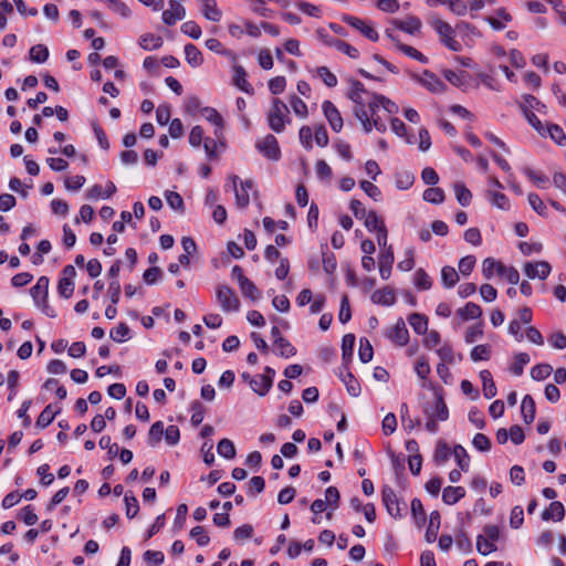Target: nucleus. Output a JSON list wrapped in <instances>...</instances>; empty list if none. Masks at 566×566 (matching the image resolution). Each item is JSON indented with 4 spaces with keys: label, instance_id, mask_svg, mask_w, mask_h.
I'll use <instances>...</instances> for the list:
<instances>
[{
    "label": "nucleus",
    "instance_id": "obj_62",
    "mask_svg": "<svg viewBox=\"0 0 566 566\" xmlns=\"http://www.w3.org/2000/svg\"><path fill=\"white\" fill-rule=\"evenodd\" d=\"M124 502L126 506V516L128 518L135 517L139 511L137 499L132 493H126L124 496Z\"/></svg>",
    "mask_w": 566,
    "mask_h": 566
},
{
    "label": "nucleus",
    "instance_id": "obj_42",
    "mask_svg": "<svg viewBox=\"0 0 566 566\" xmlns=\"http://www.w3.org/2000/svg\"><path fill=\"white\" fill-rule=\"evenodd\" d=\"M453 189L458 202L463 207L469 206L472 199L471 191L462 182H455Z\"/></svg>",
    "mask_w": 566,
    "mask_h": 566
},
{
    "label": "nucleus",
    "instance_id": "obj_5",
    "mask_svg": "<svg viewBox=\"0 0 566 566\" xmlns=\"http://www.w3.org/2000/svg\"><path fill=\"white\" fill-rule=\"evenodd\" d=\"M497 268V274L500 276L505 277L511 284L515 285L520 281V273L513 266H505L503 263L492 259L486 258L482 263V273L485 279H491V268Z\"/></svg>",
    "mask_w": 566,
    "mask_h": 566
},
{
    "label": "nucleus",
    "instance_id": "obj_23",
    "mask_svg": "<svg viewBox=\"0 0 566 566\" xmlns=\"http://www.w3.org/2000/svg\"><path fill=\"white\" fill-rule=\"evenodd\" d=\"M486 21L494 30H503L512 21V15L504 8H500L495 11V17H489Z\"/></svg>",
    "mask_w": 566,
    "mask_h": 566
},
{
    "label": "nucleus",
    "instance_id": "obj_30",
    "mask_svg": "<svg viewBox=\"0 0 566 566\" xmlns=\"http://www.w3.org/2000/svg\"><path fill=\"white\" fill-rule=\"evenodd\" d=\"M535 412H536L535 401L530 395H526L522 399V403H521V413H522L523 420L526 423H531L535 418Z\"/></svg>",
    "mask_w": 566,
    "mask_h": 566
},
{
    "label": "nucleus",
    "instance_id": "obj_61",
    "mask_svg": "<svg viewBox=\"0 0 566 566\" xmlns=\"http://www.w3.org/2000/svg\"><path fill=\"white\" fill-rule=\"evenodd\" d=\"M415 371L420 379H427L431 368L426 356H420L417 358L415 363Z\"/></svg>",
    "mask_w": 566,
    "mask_h": 566
},
{
    "label": "nucleus",
    "instance_id": "obj_48",
    "mask_svg": "<svg viewBox=\"0 0 566 566\" xmlns=\"http://www.w3.org/2000/svg\"><path fill=\"white\" fill-rule=\"evenodd\" d=\"M373 105L382 107L388 114H396L398 113L399 109L396 103H394L386 96L379 94L374 96V102L371 103V106Z\"/></svg>",
    "mask_w": 566,
    "mask_h": 566
},
{
    "label": "nucleus",
    "instance_id": "obj_14",
    "mask_svg": "<svg viewBox=\"0 0 566 566\" xmlns=\"http://www.w3.org/2000/svg\"><path fill=\"white\" fill-rule=\"evenodd\" d=\"M552 271V268L546 261L527 262L524 264V273L528 279L545 280Z\"/></svg>",
    "mask_w": 566,
    "mask_h": 566
},
{
    "label": "nucleus",
    "instance_id": "obj_60",
    "mask_svg": "<svg viewBox=\"0 0 566 566\" xmlns=\"http://www.w3.org/2000/svg\"><path fill=\"white\" fill-rule=\"evenodd\" d=\"M415 181V177L409 171H399L396 174V187L401 190L409 189Z\"/></svg>",
    "mask_w": 566,
    "mask_h": 566
},
{
    "label": "nucleus",
    "instance_id": "obj_32",
    "mask_svg": "<svg viewBox=\"0 0 566 566\" xmlns=\"http://www.w3.org/2000/svg\"><path fill=\"white\" fill-rule=\"evenodd\" d=\"M408 323L415 331V333L419 335H423L428 331V318L419 313H412L408 317Z\"/></svg>",
    "mask_w": 566,
    "mask_h": 566
},
{
    "label": "nucleus",
    "instance_id": "obj_2",
    "mask_svg": "<svg viewBox=\"0 0 566 566\" xmlns=\"http://www.w3.org/2000/svg\"><path fill=\"white\" fill-rule=\"evenodd\" d=\"M266 119L273 132L282 133L286 125L291 123L289 106L281 98H273L266 112Z\"/></svg>",
    "mask_w": 566,
    "mask_h": 566
},
{
    "label": "nucleus",
    "instance_id": "obj_33",
    "mask_svg": "<svg viewBox=\"0 0 566 566\" xmlns=\"http://www.w3.org/2000/svg\"><path fill=\"white\" fill-rule=\"evenodd\" d=\"M163 39L153 33H145L139 38V45L146 51L157 50L163 46Z\"/></svg>",
    "mask_w": 566,
    "mask_h": 566
},
{
    "label": "nucleus",
    "instance_id": "obj_7",
    "mask_svg": "<svg viewBox=\"0 0 566 566\" xmlns=\"http://www.w3.org/2000/svg\"><path fill=\"white\" fill-rule=\"evenodd\" d=\"M217 302L224 313L238 312L240 300L235 292L228 285H219L216 293Z\"/></svg>",
    "mask_w": 566,
    "mask_h": 566
},
{
    "label": "nucleus",
    "instance_id": "obj_19",
    "mask_svg": "<svg viewBox=\"0 0 566 566\" xmlns=\"http://www.w3.org/2000/svg\"><path fill=\"white\" fill-rule=\"evenodd\" d=\"M233 76L232 82L233 84L241 90L242 92L247 94H253V87L248 81V74L242 65L234 64L232 67Z\"/></svg>",
    "mask_w": 566,
    "mask_h": 566
},
{
    "label": "nucleus",
    "instance_id": "obj_50",
    "mask_svg": "<svg viewBox=\"0 0 566 566\" xmlns=\"http://www.w3.org/2000/svg\"><path fill=\"white\" fill-rule=\"evenodd\" d=\"M531 358L526 353H518L514 357V363L510 367V370L515 376H521L523 374L524 367L530 363Z\"/></svg>",
    "mask_w": 566,
    "mask_h": 566
},
{
    "label": "nucleus",
    "instance_id": "obj_44",
    "mask_svg": "<svg viewBox=\"0 0 566 566\" xmlns=\"http://www.w3.org/2000/svg\"><path fill=\"white\" fill-rule=\"evenodd\" d=\"M491 353L492 349L489 344L476 345L472 348L470 357L473 361L489 360Z\"/></svg>",
    "mask_w": 566,
    "mask_h": 566
},
{
    "label": "nucleus",
    "instance_id": "obj_9",
    "mask_svg": "<svg viewBox=\"0 0 566 566\" xmlns=\"http://www.w3.org/2000/svg\"><path fill=\"white\" fill-rule=\"evenodd\" d=\"M343 22L358 31L361 35L367 38L368 40L376 42L379 39V34L375 29L374 24L370 21L360 19L354 15H343Z\"/></svg>",
    "mask_w": 566,
    "mask_h": 566
},
{
    "label": "nucleus",
    "instance_id": "obj_3",
    "mask_svg": "<svg viewBox=\"0 0 566 566\" xmlns=\"http://www.w3.org/2000/svg\"><path fill=\"white\" fill-rule=\"evenodd\" d=\"M429 24L438 33L440 42L453 52L462 50L461 43L455 38V29L447 21L439 17H431Z\"/></svg>",
    "mask_w": 566,
    "mask_h": 566
},
{
    "label": "nucleus",
    "instance_id": "obj_58",
    "mask_svg": "<svg viewBox=\"0 0 566 566\" xmlns=\"http://www.w3.org/2000/svg\"><path fill=\"white\" fill-rule=\"evenodd\" d=\"M423 199L430 203H441L444 200V191L441 188H428L423 192Z\"/></svg>",
    "mask_w": 566,
    "mask_h": 566
},
{
    "label": "nucleus",
    "instance_id": "obj_39",
    "mask_svg": "<svg viewBox=\"0 0 566 566\" xmlns=\"http://www.w3.org/2000/svg\"><path fill=\"white\" fill-rule=\"evenodd\" d=\"M217 451L220 457L228 459V460L233 459L237 454L234 443L227 438L221 439L219 441V443L217 446Z\"/></svg>",
    "mask_w": 566,
    "mask_h": 566
},
{
    "label": "nucleus",
    "instance_id": "obj_64",
    "mask_svg": "<svg viewBox=\"0 0 566 566\" xmlns=\"http://www.w3.org/2000/svg\"><path fill=\"white\" fill-rule=\"evenodd\" d=\"M201 112L205 118L209 123L213 124L217 128L223 127V119L221 115L217 112V109L212 107H203Z\"/></svg>",
    "mask_w": 566,
    "mask_h": 566
},
{
    "label": "nucleus",
    "instance_id": "obj_18",
    "mask_svg": "<svg viewBox=\"0 0 566 566\" xmlns=\"http://www.w3.org/2000/svg\"><path fill=\"white\" fill-rule=\"evenodd\" d=\"M395 261L394 250L388 245L379 255V274L382 280H388L391 275V269Z\"/></svg>",
    "mask_w": 566,
    "mask_h": 566
},
{
    "label": "nucleus",
    "instance_id": "obj_54",
    "mask_svg": "<svg viewBox=\"0 0 566 566\" xmlns=\"http://www.w3.org/2000/svg\"><path fill=\"white\" fill-rule=\"evenodd\" d=\"M453 455L458 462L459 468L467 472L470 467V457L467 453L465 449L462 446H457L453 449Z\"/></svg>",
    "mask_w": 566,
    "mask_h": 566
},
{
    "label": "nucleus",
    "instance_id": "obj_57",
    "mask_svg": "<svg viewBox=\"0 0 566 566\" xmlns=\"http://www.w3.org/2000/svg\"><path fill=\"white\" fill-rule=\"evenodd\" d=\"M553 371V367L549 364H538L531 369V377L534 380H544Z\"/></svg>",
    "mask_w": 566,
    "mask_h": 566
},
{
    "label": "nucleus",
    "instance_id": "obj_31",
    "mask_svg": "<svg viewBox=\"0 0 566 566\" xmlns=\"http://www.w3.org/2000/svg\"><path fill=\"white\" fill-rule=\"evenodd\" d=\"M185 57H186V61L192 67H198L203 63L202 53L196 45H193L191 43H188L185 45Z\"/></svg>",
    "mask_w": 566,
    "mask_h": 566
},
{
    "label": "nucleus",
    "instance_id": "obj_53",
    "mask_svg": "<svg viewBox=\"0 0 566 566\" xmlns=\"http://www.w3.org/2000/svg\"><path fill=\"white\" fill-rule=\"evenodd\" d=\"M489 198L491 200V203L501 209V210H509L510 209V200L509 198L499 191H488Z\"/></svg>",
    "mask_w": 566,
    "mask_h": 566
},
{
    "label": "nucleus",
    "instance_id": "obj_63",
    "mask_svg": "<svg viewBox=\"0 0 566 566\" xmlns=\"http://www.w3.org/2000/svg\"><path fill=\"white\" fill-rule=\"evenodd\" d=\"M342 380L346 385L347 391L350 396L357 397L359 395V384L350 373L346 371L344 375H342Z\"/></svg>",
    "mask_w": 566,
    "mask_h": 566
},
{
    "label": "nucleus",
    "instance_id": "obj_43",
    "mask_svg": "<svg viewBox=\"0 0 566 566\" xmlns=\"http://www.w3.org/2000/svg\"><path fill=\"white\" fill-rule=\"evenodd\" d=\"M275 346L277 355L282 357H292L296 354L295 347L284 337H277L275 339Z\"/></svg>",
    "mask_w": 566,
    "mask_h": 566
},
{
    "label": "nucleus",
    "instance_id": "obj_59",
    "mask_svg": "<svg viewBox=\"0 0 566 566\" xmlns=\"http://www.w3.org/2000/svg\"><path fill=\"white\" fill-rule=\"evenodd\" d=\"M164 423L161 421H157L153 423L148 432V442L151 447H155L164 434Z\"/></svg>",
    "mask_w": 566,
    "mask_h": 566
},
{
    "label": "nucleus",
    "instance_id": "obj_27",
    "mask_svg": "<svg viewBox=\"0 0 566 566\" xmlns=\"http://www.w3.org/2000/svg\"><path fill=\"white\" fill-rule=\"evenodd\" d=\"M395 25L406 33L416 34L420 31L422 24L419 18L408 17L405 20L396 21Z\"/></svg>",
    "mask_w": 566,
    "mask_h": 566
},
{
    "label": "nucleus",
    "instance_id": "obj_10",
    "mask_svg": "<svg viewBox=\"0 0 566 566\" xmlns=\"http://www.w3.org/2000/svg\"><path fill=\"white\" fill-rule=\"evenodd\" d=\"M373 95L377 94L368 92L363 83L357 80H349V91L347 96L356 104L355 107L366 106V104L370 102Z\"/></svg>",
    "mask_w": 566,
    "mask_h": 566
},
{
    "label": "nucleus",
    "instance_id": "obj_47",
    "mask_svg": "<svg viewBox=\"0 0 566 566\" xmlns=\"http://www.w3.org/2000/svg\"><path fill=\"white\" fill-rule=\"evenodd\" d=\"M483 336V322L470 325L464 334V340L468 344L474 343Z\"/></svg>",
    "mask_w": 566,
    "mask_h": 566
},
{
    "label": "nucleus",
    "instance_id": "obj_37",
    "mask_svg": "<svg viewBox=\"0 0 566 566\" xmlns=\"http://www.w3.org/2000/svg\"><path fill=\"white\" fill-rule=\"evenodd\" d=\"M440 526V515L437 511L430 514L429 524L426 531V539L429 543L436 541Z\"/></svg>",
    "mask_w": 566,
    "mask_h": 566
},
{
    "label": "nucleus",
    "instance_id": "obj_51",
    "mask_svg": "<svg viewBox=\"0 0 566 566\" xmlns=\"http://www.w3.org/2000/svg\"><path fill=\"white\" fill-rule=\"evenodd\" d=\"M316 75L328 87H335L337 85V77H336V75L327 66H319V67H317L316 69Z\"/></svg>",
    "mask_w": 566,
    "mask_h": 566
},
{
    "label": "nucleus",
    "instance_id": "obj_11",
    "mask_svg": "<svg viewBox=\"0 0 566 566\" xmlns=\"http://www.w3.org/2000/svg\"><path fill=\"white\" fill-rule=\"evenodd\" d=\"M412 78L431 93L437 94L446 91L444 83L432 72L424 71L421 75L413 74Z\"/></svg>",
    "mask_w": 566,
    "mask_h": 566
},
{
    "label": "nucleus",
    "instance_id": "obj_16",
    "mask_svg": "<svg viewBox=\"0 0 566 566\" xmlns=\"http://www.w3.org/2000/svg\"><path fill=\"white\" fill-rule=\"evenodd\" d=\"M322 109L332 129L340 132L343 128V118L337 107L332 102L325 101L322 104Z\"/></svg>",
    "mask_w": 566,
    "mask_h": 566
},
{
    "label": "nucleus",
    "instance_id": "obj_4",
    "mask_svg": "<svg viewBox=\"0 0 566 566\" xmlns=\"http://www.w3.org/2000/svg\"><path fill=\"white\" fill-rule=\"evenodd\" d=\"M502 538L503 535L497 525L486 524L476 537V549L480 554L486 556L497 551L496 543Z\"/></svg>",
    "mask_w": 566,
    "mask_h": 566
},
{
    "label": "nucleus",
    "instance_id": "obj_45",
    "mask_svg": "<svg viewBox=\"0 0 566 566\" xmlns=\"http://www.w3.org/2000/svg\"><path fill=\"white\" fill-rule=\"evenodd\" d=\"M239 287L241 290V293L245 296L251 298L252 301H256L260 298V292L255 284L249 280L248 277L239 283Z\"/></svg>",
    "mask_w": 566,
    "mask_h": 566
},
{
    "label": "nucleus",
    "instance_id": "obj_1",
    "mask_svg": "<svg viewBox=\"0 0 566 566\" xmlns=\"http://www.w3.org/2000/svg\"><path fill=\"white\" fill-rule=\"evenodd\" d=\"M373 102L374 96L371 97L370 102L366 104V106L355 107L354 113L366 133H370L373 128L384 133L386 132L387 126L378 115V109L380 106H371Z\"/></svg>",
    "mask_w": 566,
    "mask_h": 566
},
{
    "label": "nucleus",
    "instance_id": "obj_12",
    "mask_svg": "<svg viewBox=\"0 0 566 566\" xmlns=\"http://www.w3.org/2000/svg\"><path fill=\"white\" fill-rule=\"evenodd\" d=\"M385 336L398 346H405L409 340V332L405 321L398 318L394 326L385 332Z\"/></svg>",
    "mask_w": 566,
    "mask_h": 566
},
{
    "label": "nucleus",
    "instance_id": "obj_6",
    "mask_svg": "<svg viewBox=\"0 0 566 566\" xmlns=\"http://www.w3.org/2000/svg\"><path fill=\"white\" fill-rule=\"evenodd\" d=\"M235 197V206L245 209L250 203V191L253 188L251 180L241 181L237 175L229 176Z\"/></svg>",
    "mask_w": 566,
    "mask_h": 566
},
{
    "label": "nucleus",
    "instance_id": "obj_17",
    "mask_svg": "<svg viewBox=\"0 0 566 566\" xmlns=\"http://www.w3.org/2000/svg\"><path fill=\"white\" fill-rule=\"evenodd\" d=\"M381 496L388 513L394 517L400 516L401 507L399 505V501L395 491L390 486H384L381 491Z\"/></svg>",
    "mask_w": 566,
    "mask_h": 566
},
{
    "label": "nucleus",
    "instance_id": "obj_41",
    "mask_svg": "<svg viewBox=\"0 0 566 566\" xmlns=\"http://www.w3.org/2000/svg\"><path fill=\"white\" fill-rule=\"evenodd\" d=\"M60 410H53L52 406H46L36 419V426L40 428H46L51 424Z\"/></svg>",
    "mask_w": 566,
    "mask_h": 566
},
{
    "label": "nucleus",
    "instance_id": "obj_49",
    "mask_svg": "<svg viewBox=\"0 0 566 566\" xmlns=\"http://www.w3.org/2000/svg\"><path fill=\"white\" fill-rule=\"evenodd\" d=\"M415 285L417 289L427 291L432 286V280L423 269H418L415 272Z\"/></svg>",
    "mask_w": 566,
    "mask_h": 566
},
{
    "label": "nucleus",
    "instance_id": "obj_22",
    "mask_svg": "<svg viewBox=\"0 0 566 566\" xmlns=\"http://www.w3.org/2000/svg\"><path fill=\"white\" fill-rule=\"evenodd\" d=\"M371 301L375 304L390 306L396 301V294L392 287L386 286L384 289L377 290L371 295Z\"/></svg>",
    "mask_w": 566,
    "mask_h": 566
},
{
    "label": "nucleus",
    "instance_id": "obj_21",
    "mask_svg": "<svg viewBox=\"0 0 566 566\" xmlns=\"http://www.w3.org/2000/svg\"><path fill=\"white\" fill-rule=\"evenodd\" d=\"M201 6V12L206 19L219 22L222 18V12L218 8L216 0H198Z\"/></svg>",
    "mask_w": 566,
    "mask_h": 566
},
{
    "label": "nucleus",
    "instance_id": "obj_55",
    "mask_svg": "<svg viewBox=\"0 0 566 566\" xmlns=\"http://www.w3.org/2000/svg\"><path fill=\"white\" fill-rule=\"evenodd\" d=\"M524 174L538 188L544 189L547 187V185L549 182V179L547 176H545L544 174L537 172V171L533 170L532 168H525Z\"/></svg>",
    "mask_w": 566,
    "mask_h": 566
},
{
    "label": "nucleus",
    "instance_id": "obj_8",
    "mask_svg": "<svg viewBox=\"0 0 566 566\" xmlns=\"http://www.w3.org/2000/svg\"><path fill=\"white\" fill-rule=\"evenodd\" d=\"M433 401L424 408V413L428 418H434L440 421H446L449 417V410L443 399V391L441 388L432 387Z\"/></svg>",
    "mask_w": 566,
    "mask_h": 566
},
{
    "label": "nucleus",
    "instance_id": "obj_20",
    "mask_svg": "<svg viewBox=\"0 0 566 566\" xmlns=\"http://www.w3.org/2000/svg\"><path fill=\"white\" fill-rule=\"evenodd\" d=\"M48 290L49 279L46 276H41L36 284L31 287L30 293L33 300L40 305L42 303H46Z\"/></svg>",
    "mask_w": 566,
    "mask_h": 566
},
{
    "label": "nucleus",
    "instance_id": "obj_29",
    "mask_svg": "<svg viewBox=\"0 0 566 566\" xmlns=\"http://www.w3.org/2000/svg\"><path fill=\"white\" fill-rule=\"evenodd\" d=\"M482 380L483 395L486 399H491L496 395V386L494 384L491 373L486 369L480 371Z\"/></svg>",
    "mask_w": 566,
    "mask_h": 566
},
{
    "label": "nucleus",
    "instance_id": "obj_38",
    "mask_svg": "<svg viewBox=\"0 0 566 566\" xmlns=\"http://www.w3.org/2000/svg\"><path fill=\"white\" fill-rule=\"evenodd\" d=\"M441 281L447 289L453 287L459 281L457 270L453 266H443L441 270Z\"/></svg>",
    "mask_w": 566,
    "mask_h": 566
},
{
    "label": "nucleus",
    "instance_id": "obj_24",
    "mask_svg": "<svg viewBox=\"0 0 566 566\" xmlns=\"http://www.w3.org/2000/svg\"><path fill=\"white\" fill-rule=\"evenodd\" d=\"M249 386L259 396H265L272 387V380L269 376L256 375L251 379Z\"/></svg>",
    "mask_w": 566,
    "mask_h": 566
},
{
    "label": "nucleus",
    "instance_id": "obj_28",
    "mask_svg": "<svg viewBox=\"0 0 566 566\" xmlns=\"http://www.w3.org/2000/svg\"><path fill=\"white\" fill-rule=\"evenodd\" d=\"M565 516V509H564V505L560 503V502H552L548 506V509H546L543 514H542V517L543 520L545 521H549V520H553V521H562Z\"/></svg>",
    "mask_w": 566,
    "mask_h": 566
},
{
    "label": "nucleus",
    "instance_id": "obj_40",
    "mask_svg": "<svg viewBox=\"0 0 566 566\" xmlns=\"http://www.w3.org/2000/svg\"><path fill=\"white\" fill-rule=\"evenodd\" d=\"M549 136L557 145L563 146L566 144V135L562 127L556 124H549L545 128V137Z\"/></svg>",
    "mask_w": 566,
    "mask_h": 566
},
{
    "label": "nucleus",
    "instance_id": "obj_34",
    "mask_svg": "<svg viewBox=\"0 0 566 566\" xmlns=\"http://www.w3.org/2000/svg\"><path fill=\"white\" fill-rule=\"evenodd\" d=\"M522 112H538V113H545V105L539 102L535 96L533 95H524L523 101L520 104Z\"/></svg>",
    "mask_w": 566,
    "mask_h": 566
},
{
    "label": "nucleus",
    "instance_id": "obj_15",
    "mask_svg": "<svg viewBox=\"0 0 566 566\" xmlns=\"http://www.w3.org/2000/svg\"><path fill=\"white\" fill-rule=\"evenodd\" d=\"M186 17V10L178 0H169V8L163 12V21L167 25H174Z\"/></svg>",
    "mask_w": 566,
    "mask_h": 566
},
{
    "label": "nucleus",
    "instance_id": "obj_46",
    "mask_svg": "<svg viewBox=\"0 0 566 566\" xmlns=\"http://www.w3.org/2000/svg\"><path fill=\"white\" fill-rule=\"evenodd\" d=\"M130 329L126 323H119L111 329L109 336L114 342L123 343L129 338Z\"/></svg>",
    "mask_w": 566,
    "mask_h": 566
},
{
    "label": "nucleus",
    "instance_id": "obj_36",
    "mask_svg": "<svg viewBox=\"0 0 566 566\" xmlns=\"http://www.w3.org/2000/svg\"><path fill=\"white\" fill-rule=\"evenodd\" d=\"M388 35L396 42V46L399 51L410 56L411 59L419 61L420 63L426 64L428 62V59L417 49L397 41L391 34Z\"/></svg>",
    "mask_w": 566,
    "mask_h": 566
},
{
    "label": "nucleus",
    "instance_id": "obj_52",
    "mask_svg": "<svg viewBox=\"0 0 566 566\" xmlns=\"http://www.w3.org/2000/svg\"><path fill=\"white\" fill-rule=\"evenodd\" d=\"M363 220L368 231L377 232L380 229V227H386L384 224V221L377 216L376 211L374 210L368 211V213L365 216Z\"/></svg>",
    "mask_w": 566,
    "mask_h": 566
},
{
    "label": "nucleus",
    "instance_id": "obj_25",
    "mask_svg": "<svg viewBox=\"0 0 566 566\" xmlns=\"http://www.w3.org/2000/svg\"><path fill=\"white\" fill-rule=\"evenodd\" d=\"M457 315L462 321L478 319L482 316V308L480 305L469 302L457 311Z\"/></svg>",
    "mask_w": 566,
    "mask_h": 566
},
{
    "label": "nucleus",
    "instance_id": "obj_13",
    "mask_svg": "<svg viewBox=\"0 0 566 566\" xmlns=\"http://www.w3.org/2000/svg\"><path fill=\"white\" fill-rule=\"evenodd\" d=\"M256 148L269 159L277 160L280 158L281 151L277 139L271 134L258 142Z\"/></svg>",
    "mask_w": 566,
    "mask_h": 566
},
{
    "label": "nucleus",
    "instance_id": "obj_35",
    "mask_svg": "<svg viewBox=\"0 0 566 566\" xmlns=\"http://www.w3.org/2000/svg\"><path fill=\"white\" fill-rule=\"evenodd\" d=\"M289 103H290V106L293 111V113L302 118V119H305L308 117V108H307V105L305 104V102L298 97L297 95H291L289 97Z\"/></svg>",
    "mask_w": 566,
    "mask_h": 566
},
{
    "label": "nucleus",
    "instance_id": "obj_56",
    "mask_svg": "<svg viewBox=\"0 0 566 566\" xmlns=\"http://www.w3.org/2000/svg\"><path fill=\"white\" fill-rule=\"evenodd\" d=\"M49 57V50L43 44H36L30 49V60L35 63H43Z\"/></svg>",
    "mask_w": 566,
    "mask_h": 566
},
{
    "label": "nucleus",
    "instance_id": "obj_26",
    "mask_svg": "<svg viewBox=\"0 0 566 566\" xmlns=\"http://www.w3.org/2000/svg\"><path fill=\"white\" fill-rule=\"evenodd\" d=\"M465 496V490L462 486H447L442 491V501L448 505L458 503Z\"/></svg>",
    "mask_w": 566,
    "mask_h": 566
}]
</instances>
